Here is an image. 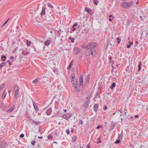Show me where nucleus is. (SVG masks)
I'll return each mask as SVG.
<instances>
[{"label": "nucleus", "instance_id": "58836bf2", "mask_svg": "<svg viewBox=\"0 0 148 148\" xmlns=\"http://www.w3.org/2000/svg\"><path fill=\"white\" fill-rule=\"evenodd\" d=\"M99 98L100 97H95L94 98V100H95V101H98V100H97V99H99Z\"/></svg>", "mask_w": 148, "mask_h": 148}, {"label": "nucleus", "instance_id": "e2e57ef3", "mask_svg": "<svg viewBox=\"0 0 148 148\" xmlns=\"http://www.w3.org/2000/svg\"><path fill=\"white\" fill-rule=\"evenodd\" d=\"M107 109V107L106 106H104V109L105 110H106V109Z\"/></svg>", "mask_w": 148, "mask_h": 148}, {"label": "nucleus", "instance_id": "f257e3e1", "mask_svg": "<svg viewBox=\"0 0 148 148\" xmlns=\"http://www.w3.org/2000/svg\"><path fill=\"white\" fill-rule=\"evenodd\" d=\"M71 82L74 85V91L76 92H79L80 90V88L79 85L77 84V80L75 79L74 80V79H72Z\"/></svg>", "mask_w": 148, "mask_h": 148}, {"label": "nucleus", "instance_id": "cd10ccee", "mask_svg": "<svg viewBox=\"0 0 148 148\" xmlns=\"http://www.w3.org/2000/svg\"><path fill=\"white\" fill-rule=\"evenodd\" d=\"M76 136H75L72 138V141L73 142H75L76 140Z\"/></svg>", "mask_w": 148, "mask_h": 148}, {"label": "nucleus", "instance_id": "0e129e2a", "mask_svg": "<svg viewBox=\"0 0 148 148\" xmlns=\"http://www.w3.org/2000/svg\"><path fill=\"white\" fill-rule=\"evenodd\" d=\"M129 42H130V46L133 43V42H130V41Z\"/></svg>", "mask_w": 148, "mask_h": 148}, {"label": "nucleus", "instance_id": "4d7b16f0", "mask_svg": "<svg viewBox=\"0 0 148 148\" xmlns=\"http://www.w3.org/2000/svg\"><path fill=\"white\" fill-rule=\"evenodd\" d=\"M84 145H83L82 146H80L79 148H85V147H84Z\"/></svg>", "mask_w": 148, "mask_h": 148}, {"label": "nucleus", "instance_id": "1a4fd4ad", "mask_svg": "<svg viewBox=\"0 0 148 148\" xmlns=\"http://www.w3.org/2000/svg\"><path fill=\"white\" fill-rule=\"evenodd\" d=\"M85 10L86 12H87L88 14L90 15L92 14V11L91 9H89L88 8L86 7L85 8Z\"/></svg>", "mask_w": 148, "mask_h": 148}, {"label": "nucleus", "instance_id": "864d4df0", "mask_svg": "<svg viewBox=\"0 0 148 148\" xmlns=\"http://www.w3.org/2000/svg\"><path fill=\"white\" fill-rule=\"evenodd\" d=\"M86 45H83L82 46V48H86Z\"/></svg>", "mask_w": 148, "mask_h": 148}, {"label": "nucleus", "instance_id": "e433bc0d", "mask_svg": "<svg viewBox=\"0 0 148 148\" xmlns=\"http://www.w3.org/2000/svg\"><path fill=\"white\" fill-rule=\"evenodd\" d=\"M36 143V141L34 140L32 141L31 142V144L33 145H34Z\"/></svg>", "mask_w": 148, "mask_h": 148}, {"label": "nucleus", "instance_id": "8fccbe9b", "mask_svg": "<svg viewBox=\"0 0 148 148\" xmlns=\"http://www.w3.org/2000/svg\"><path fill=\"white\" fill-rule=\"evenodd\" d=\"M102 126H100V125H99V126H98L97 127H96V129H99V128H101L102 127Z\"/></svg>", "mask_w": 148, "mask_h": 148}, {"label": "nucleus", "instance_id": "a211bd4d", "mask_svg": "<svg viewBox=\"0 0 148 148\" xmlns=\"http://www.w3.org/2000/svg\"><path fill=\"white\" fill-rule=\"evenodd\" d=\"M51 112V109H49L46 112V113H47V115H50Z\"/></svg>", "mask_w": 148, "mask_h": 148}, {"label": "nucleus", "instance_id": "6ab92c4d", "mask_svg": "<svg viewBox=\"0 0 148 148\" xmlns=\"http://www.w3.org/2000/svg\"><path fill=\"white\" fill-rule=\"evenodd\" d=\"M141 62H140L139 63V65H138V71H140V69H141Z\"/></svg>", "mask_w": 148, "mask_h": 148}, {"label": "nucleus", "instance_id": "052dcab7", "mask_svg": "<svg viewBox=\"0 0 148 148\" xmlns=\"http://www.w3.org/2000/svg\"><path fill=\"white\" fill-rule=\"evenodd\" d=\"M110 18L112 17V19L114 18V16L112 15H110L109 16Z\"/></svg>", "mask_w": 148, "mask_h": 148}, {"label": "nucleus", "instance_id": "4c0bfd02", "mask_svg": "<svg viewBox=\"0 0 148 148\" xmlns=\"http://www.w3.org/2000/svg\"><path fill=\"white\" fill-rule=\"evenodd\" d=\"M109 59V60H110V63H111V62H112V64H114L113 61H111V60L112 59V57H110Z\"/></svg>", "mask_w": 148, "mask_h": 148}, {"label": "nucleus", "instance_id": "7ed1b4c3", "mask_svg": "<svg viewBox=\"0 0 148 148\" xmlns=\"http://www.w3.org/2000/svg\"><path fill=\"white\" fill-rule=\"evenodd\" d=\"M98 46L97 43L95 42H91L88 44V45L86 47V48H89L90 49H94L95 47H97Z\"/></svg>", "mask_w": 148, "mask_h": 148}, {"label": "nucleus", "instance_id": "9b49d317", "mask_svg": "<svg viewBox=\"0 0 148 148\" xmlns=\"http://www.w3.org/2000/svg\"><path fill=\"white\" fill-rule=\"evenodd\" d=\"M33 104L34 108V110L36 111V112L39 111L38 108L37 106L36 103L33 102Z\"/></svg>", "mask_w": 148, "mask_h": 148}, {"label": "nucleus", "instance_id": "dca6fc26", "mask_svg": "<svg viewBox=\"0 0 148 148\" xmlns=\"http://www.w3.org/2000/svg\"><path fill=\"white\" fill-rule=\"evenodd\" d=\"M51 42L50 40H47L45 41L44 43L45 45L48 46L50 44Z\"/></svg>", "mask_w": 148, "mask_h": 148}, {"label": "nucleus", "instance_id": "0eeeda50", "mask_svg": "<svg viewBox=\"0 0 148 148\" xmlns=\"http://www.w3.org/2000/svg\"><path fill=\"white\" fill-rule=\"evenodd\" d=\"M79 81L80 85L83 86V77L82 75H80L79 78Z\"/></svg>", "mask_w": 148, "mask_h": 148}, {"label": "nucleus", "instance_id": "a19ab883", "mask_svg": "<svg viewBox=\"0 0 148 148\" xmlns=\"http://www.w3.org/2000/svg\"><path fill=\"white\" fill-rule=\"evenodd\" d=\"M5 63H6L5 62H3L1 63V64L2 65V66H3H3H5L6 65V64Z\"/></svg>", "mask_w": 148, "mask_h": 148}, {"label": "nucleus", "instance_id": "a878e982", "mask_svg": "<svg viewBox=\"0 0 148 148\" xmlns=\"http://www.w3.org/2000/svg\"><path fill=\"white\" fill-rule=\"evenodd\" d=\"M6 58V57L5 56H1V59L3 60V61H5V59Z\"/></svg>", "mask_w": 148, "mask_h": 148}, {"label": "nucleus", "instance_id": "2f4dec72", "mask_svg": "<svg viewBox=\"0 0 148 148\" xmlns=\"http://www.w3.org/2000/svg\"><path fill=\"white\" fill-rule=\"evenodd\" d=\"M120 139H117L116 140L115 143L116 144H118L120 143Z\"/></svg>", "mask_w": 148, "mask_h": 148}, {"label": "nucleus", "instance_id": "2eb2a0df", "mask_svg": "<svg viewBox=\"0 0 148 148\" xmlns=\"http://www.w3.org/2000/svg\"><path fill=\"white\" fill-rule=\"evenodd\" d=\"M89 104V102H84L83 105L84 108H87Z\"/></svg>", "mask_w": 148, "mask_h": 148}, {"label": "nucleus", "instance_id": "37998d69", "mask_svg": "<svg viewBox=\"0 0 148 148\" xmlns=\"http://www.w3.org/2000/svg\"><path fill=\"white\" fill-rule=\"evenodd\" d=\"M117 41H118V43H119L120 42V41H121V39H120V38H117Z\"/></svg>", "mask_w": 148, "mask_h": 148}, {"label": "nucleus", "instance_id": "6e6552de", "mask_svg": "<svg viewBox=\"0 0 148 148\" xmlns=\"http://www.w3.org/2000/svg\"><path fill=\"white\" fill-rule=\"evenodd\" d=\"M91 96V94L88 93L86 97V102H89L90 100V97Z\"/></svg>", "mask_w": 148, "mask_h": 148}, {"label": "nucleus", "instance_id": "9d476101", "mask_svg": "<svg viewBox=\"0 0 148 148\" xmlns=\"http://www.w3.org/2000/svg\"><path fill=\"white\" fill-rule=\"evenodd\" d=\"M7 145L6 143L5 142H2L1 144H0V147L1 148H4Z\"/></svg>", "mask_w": 148, "mask_h": 148}, {"label": "nucleus", "instance_id": "f3484780", "mask_svg": "<svg viewBox=\"0 0 148 148\" xmlns=\"http://www.w3.org/2000/svg\"><path fill=\"white\" fill-rule=\"evenodd\" d=\"M89 30L88 29L86 28L84 29L83 31H82V33L86 34L89 32Z\"/></svg>", "mask_w": 148, "mask_h": 148}, {"label": "nucleus", "instance_id": "f03ea898", "mask_svg": "<svg viewBox=\"0 0 148 148\" xmlns=\"http://www.w3.org/2000/svg\"><path fill=\"white\" fill-rule=\"evenodd\" d=\"M133 2L131 1L129 3H127L126 2H122L121 3V5L123 8H127L131 7L132 5Z\"/></svg>", "mask_w": 148, "mask_h": 148}, {"label": "nucleus", "instance_id": "69168bd1", "mask_svg": "<svg viewBox=\"0 0 148 148\" xmlns=\"http://www.w3.org/2000/svg\"><path fill=\"white\" fill-rule=\"evenodd\" d=\"M38 138H39L40 139H41L42 138V137L38 136Z\"/></svg>", "mask_w": 148, "mask_h": 148}, {"label": "nucleus", "instance_id": "473e14b6", "mask_svg": "<svg viewBox=\"0 0 148 148\" xmlns=\"http://www.w3.org/2000/svg\"><path fill=\"white\" fill-rule=\"evenodd\" d=\"M123 137V134L122 133H121L119 135V139H121Z\"/></svg>", "mask_w": 148, "mask_h": 148}, {"label": "nucleus", "instance_id": "3c124183", "mask_svg": "<svg viewBox=\"0 0 148 148\" xmlns=\"http://www.w3.org/2000/svg\"><path fill=\"white\" fill-rule=\"evenodd\" d=\"M6 94L3 93V99H4L5 98V97L6 96Z\"/></svg>", "mask_w": 148, "mask_h": 148}, {"label": "nucleus", "instance_id": "72a5a7b5", "mask_svg": "<svg viewBox=\"0 0 148 148\" xmlns=\"http://www.w3.org/2000/svg\"><path fill=\"white\" fill-rule=\"evenodd\" d=\"M98 2V0H94V3L95 4L97 5Z\"/></svg>", "mask_w": 148, "mask_h": 148}, {"label": "nucleus", "instance_id": "4468645a", "mask_svg": "<svg viewBox=\"0 0 148 148\" xmlns=\"http://www.w3.org/2000/svg\"><path fill=\"white\" fill-rule=\"evenodd\" d=\"M22 53L25 56L30 53H29V52L27 51H26L23 50L22 51Z\"/></svg>", "mask_w": 148, "mask_h": 148}, {"label": "nucleus", "instance_id": "c756f323", "mask_svg": "<svg viewBox=\"0 0 148 148\" xmlns=\"http://www.w3.org/2000/svg\"><path fill=\"white\" fill-rule=\"evenodd\" d=\"M48 138L49 139L51 140L53 138V136L51 135H49L48 136Z\"/></svg>", "mask_w": 148, "mask_h": 148}, {"label": "nucleus", "instance_id": "ea45409f", "mask_svg": "<svg viewBox=\"0 0 148 148\" xmlns=\"http://www.w3.org/2000/svg\"><path fill=\"white\" fill-rule=\"evenodd\" d=\"M38 82V79H36L33 81V82L34 83H36Z\"/></svg>", "mask_w": 148, "mask_h": 148}, {"label": "nucleus", "instance_id": "ddd939ff", "mask_svg": "<svg viewBox=\"0 0 148 148\" xmlns=\"http://www.w3.org/2000/svg\"><path fill=\"white\" fill-rule=\"evenodd\" d=\"M98 105L97 104H95L94 105V110L96 112L97 111V109L98 107Z\"/></svg>", "mask_w": 148, "mask_h": 148}, {"label": "nucleus", "instance_id": "aec40b11", "mask_svg": "<svg viewBox=\"0 0 148 148\" xmlns=\"http://www.w3.org/2000/svg\"><path fill=\"white\" fill-rule=\"evenodd\" d=\"M116 86V84L113 82L112 83L111 86H110V88L111 89H112L113 88H114Z\"/></svg>", "mask_w": 148, "mask_h": 148}, {"label": "nucleus", "instance_id": "de8ad7c7", "mask_svg": "<svg viewBox=\"0 0 148 148\" xmlns=\"http://www.w3.org/2000/svg\"><path fill=\"white\" fill-rule=\"evenodd\" d=\"M10 59L11 60L14 61V57L13 56H10Z\"/></svg>", "mask_w": 148, "mask_h": 148}, {"label": "nucleus", "instance_id": "423d86ee", "mask_svg": "<svg viewBox=\"0 0 148 148\" xmlns=\"http://www.w3.org/2000/svg\"><path fill=\"white\" fill-rule=\"evenodd\" d=\"M87 50L85 51V53L87 55H89L92 53V49H90L89 48H87Z\"/></svg>", "mask_w": 148, "mask_h": 148}, {"label": "nucleus", "instance_id": "f704fd0d", "mask_svg": "<svg viewBox=\"0 0 148 148\" xmlns=\"http://www.w3.org/2000/svg\"><path fill=\"white\" fill-rule=\"evenodd\" d=\"M33 122L34 123L36 124V125H38L40 123L39 121H33Z\"/></svg>", "mask_w": 148, "mask_h": 148}, {"label": "nucleus", "instance_id": "680f3d73", "mask_svg": "<svg viewBox=\"0 0 148 148\" xmlns=\"http://www.w3.org/2000/svg\"><path fill=\"white\" fill-rule=\"evenodd\" d=\"M131 47V46L130 45H127V48H129L130 47Z\"/></svg>", "mask_w": 148, "mask_h": 148}, {"label": "nucleus", "instance_id": "338daca9", "mask_svg": "<svg viewBox=\"0 0 148 148\" xmlns=\"http://www.w3.org/2000/svg\"><path fill=\"white\" fill-rule=\"evenodd\" d=\"M19 28V27L18 26L16 27V29L17 30H18Z\"/></svg>", "mask_w": 148, "mask_h": 148}, {"label": "nucleus", "instance_id": "20e7f679", "mask_svg": "<svg viewBox=\"0 0 148 148\" xmlns=\"http://www.w3.org/2000/svg\"><path fill=\"white\" fill-rule=\"evenodd\" d=\"M71 116V115L70 114L67 113L62 115V117L63 118L67 120L70 118Z\"/></svg>", "mask_w": 148, "mask_h": 148}, {"label": "nucleus", "instance_id": "09e8293b", "mask_svg": "<svg viewBox=\"0 0 148 148\" xmlns=\"http://www.w3.org/2000/svg\"><path fill=\"white\" fill-rule=\"evenodd\" d=\"M28 99L29 100V101H32V102H33V100H32V98L31 97H28Z\"/></svg>", "mask_w": 148, "mask_h": 148}, {"label": "nucleus", "instance_id": "4be33fe9", "mask_svg": "<svg viewBox=\"0 0 148 148\" xmlns=\"http://www.w3.org/2000/svg\"><path fill=\"white\" fill-rule=\"evenodd\" d=\"M90 76V75L89 74H88L86 77V81H87L88 82L89 81V77Z\"/></svg>", "mask_w": 148, "mask_h": 148}, {"label": "nucleus", "instance_id": "774afa93", "mask_svg": "<svg viewBox=\"0 0 148 148\" xmlns=\"http://www.w3.org/2000/svg\"><path fill=\"white\" fill-rule=\"evenodd\" d=\"M87 148H90V146L89 145H88L87 147Z\"/></svg>", "mask_w": 148, "mask_h": 148}, {"label": "nucleus", "instance_id": "603ef678", "mask_svg": "<svg viewBox=\"0 0 148 148\" xmlns=\"http://www.w3.org/2000/svg\"><path fill=\"white\" fill-rule=\"evenodd\" d=\"M81 26L80 25H79V26H78V27H77V28L79 29V30H78V31H80V30L81 29Z\"/></svg>", "mask_w": 148, "mask_h": 148}, {"label": "nucleus", "instance_id": "39448f33", "mask_svg": "<svg viewBox=\"0 0 148 148\" xmlns=\"http://www.w3.org/2000/svg\"><path fill=\"white\" fill-rule=\"evenodd\" d=\"M81 51V49L78 47H76L74 48V52L75 55L78 54Z\"/></svg>", "mask_w": 148, "mask_h": 148}, {"label": "nucleus", "instance_id": "79ce46f5", "mask_svg": "<svg viewBox=\"0 0 148 148\" xmlns=\"http://www.w3.org/2000/svg\"><path fill=\"white\" fill-rule=\"evenodd\" d=\"M66 132L67 133V134H69L70 133V130L69 129H68L66 130Z\"/></svg>", "mask_w": 148, "mask_h": 148}, {"label": "nucleus", "instance_id": "b1692460", "mask_svg": "<svg viewBox=\"0 0 148 148\" xmlns=\"http://www.w3.org/2000/svg\"><path fill=\"white\" fill-rule=\"evenodd\" d=\"M14 107H12L11 108H10L9 110H7V112H11L14 109Z\"/></svg>", "mask_w": 148, "mask_h": 148}, {"label": "nucleus", "instance_id": "bf43d9fd", "mask_svg": "<svg viewBox=\"0 0 148 148\" xmlns=\"http://www.w3.org/2000/svg\"><path fill=\"white\" fill-rule=\"evenodd\" d=\"M72 28V29L71 30H72L73 31H75V30H76V28Z\"/></svg>", "mask_w": 148, "mask_h": 148}, {"label": "nucleus", "instance_id": "5701e85b", "mask_svg": "<svg viewBox=\"0 0 148 148\" xmlns=\"http://www.w3.org/2000/svg\"><path fill=\"white\" fill-rule=\"evenodd\" d=\"M73 64V61L72 60L71 62L70 63V64L69 65L68 67V69H70L71 67H72V66Z\"/></svg>", "mask_w": 148, "mask_h": 148}, {"label": "nucleus", "instance_id": "49530a36", "mask_svg": "<svg viewBox=\"0 0 148 148\" xmlns=\"http://www.w3.org/2000/svg\"><path fill=\"white\" fill-rule=\"evenodd\" d=\"M77 23H74L73 25L72 28H73L74 27H75L76 26H77Z\"/></svg>", "mask_w": 148, "mask_h": 148}, {"label": "nucleus", "instance_id": "7c9ffc66", "mask_svg": "<svg viewBox=\"0 0 148 148\" xmlns=\"http://www.w3.org/2000/svg\"><path fill=\"white\" fill-rule=\"evenodd\" d=\"M92 55H95L96 53V51H95L94 49H92Z\"/></svg>", "mask_w": 148, "mask_h": 148}, {"label": "nucleus", "instance_id": "bb28decb", "mask_svg": "<svg viewBox=\"0 0 148 148\" xmlns=\"http://www.w3.org/2000/svg\"><path fill=\"white\" fill-rule=\"evenodd\" d=\"M15 97L16 98H17L18 97V92H15Z\"/></svg>", "mask_w": 148, "mask_h": 148}, {"label": "nucleus", "instance_id": "a18cd8bd", "mask_svg": "<svg viewBox=\"0 0 148 148\" xmlns=\"http://www.w3.org/2000/svg\"><path fill=\"white\" fill-rule=\"evenodd\" d=\"M27 44L28 46H29L30 44L31 43V42L30 41L27 40Z\"/></svg>", "mask_w": 148, "mask_h": 148}, {"label": "nucleus", "instance_id": "c9c22d12", "mask_svg": "<svg viewBox=\"0 0 148 148\" xmlns=\"http://www.w3.org/2000/svg\"><path fill=\"white\" fill-rule=\"evenodd\" d=\"M0 106L3 108L5 107V106H4L2 102H0Z\"/></svg>", "mask_w": 148, "mask_h": 148}, {"label": "nucleus", "instance_id": "393cba45", "mask_svg": "<svg viewBox=\"0 0 148 148\" xmlns=\"http://www.w3.org/2000/svg\"><path fill=\"white\" fill-rule=\"evenodd\" d=\"M70 77H71V78L72 79H72H74L75 78V74L74 73H72L71 74Z\"/></svg>", "mask_w": 148, "mask_h": 148}, {"label": "nucleus", "instance_id": "c85d7f7f", "mask_svg": "<svg viewBox=\"0 0 148 148\" xmlns=\"http://www.w3.org/2000/svg\"><path fill=\"white\" fill-rule=\"evenodd\" d=\"M47 5L50 8H53V6L50 3H47Z\"/></svg>", "mask_w": 148, "mask_h": 148}, {"label": "nucleus", "instance_id": "5fc2aeb1", "mask_svg": "<svg viewBox=\"0 0 148 148\" xmlns=\"http://www.w3.org/2000/svg\"><path fill=\"white\" fill-rule=\"evenodd\" d=\"M79 123H80L82 125L83 123L82 121V120H79Z\"/></svg>", "mask_w": 148, "mask_h": 148}, {"label": "nucleus", "instance_id": "412c9836", "mask_svg": "<svg viewBox=\"0 0 148 148\" xmlns=\"http://www.w3.org/2000/svg\"><path fill=\"white\" fill-rule=\"evenodd\" d=\"M14 90L15 92H17L18 91V87L17 86L15 85L14 88Z\"/></svg>", "mask_w": 148, "mask_h": 148}, {"label": "nucleus", "instance_id": "13d9d810", "mask_svg": "<svg viewBox=\"0 0 148 148\" xmlns=\"http://www.w3.org/2000/svg\"><path fill=\"white\" fill-rule=\"evenodd\" d=\"M74 38H72L71 41L73 43L74 42Z\"/></svg>", "mask_w": 148, "mask_h": 148}, {"label": "nucleus", "instance_id": "6e6d98bb", "mask_svg": "<svg viewBox=\"0 0 148 148\" xmlns=\"http://www.w3.org/2000/svg\"><path fill=\"white\" fill-rule=\"evenodd\" d=\"M8 22V21H5L4 23L3 24V25H2V26L1 27H3L4 25H5Z\"/></svg>", "mask_w": 148, "mask_h": 148}, {"label": "nucleus", "instance_id": "f8f14e48", "mask_svg": "<svg viewBox=\"0 0 148 148\" xmlns=\"http://www.w3.org/2000/svg\"><path fill=\"white\" fill-rule=\"evenodd\" d=\"M45 9L46 8L44 7H42V11L40 14L41 15L43 16L45 14Z\"/></svg>", "mask_w": 148, "mask_h": 148}, {"label": "nucleus", "instance_id": "c03bdc74", "mask_svg": "<svg viewBox=\"0 0 148 148\" xmlns=\"http://www.w3.org/2000/svg\"><path fill=\"white\" fill-rule=\"evenodd\" d=\"M24 134H22L20 135V137L21 138H22L24 137Z\"/></svg>", "mask_w": 148, "mask_h": 148}]
</instances>
